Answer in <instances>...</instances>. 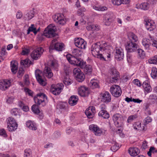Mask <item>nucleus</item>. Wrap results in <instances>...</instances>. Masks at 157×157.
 <instances>
[{"label":"nucleus","instance_id":"24","mask_svg":"<svg viewBox=\"0 0 157 157\" xmlns=\"http://www.w3.org/2000/svg\"><path fill=\"white\" fill-rule=\"evenodd\" d=\"M49 64L51 68L56 71H58L59 67L58 61L55 59H53L50 60Z\"/></svg>","mask_w":157,"mask_h":157},{"label":"nucleus","instance_id":"55","mask_svg":"<svg viewBox=\"0 0 157 157\" xmlns=\"http://www.w3.org/2000/svg\"><path fill=\"white\" fill-rule=\"evenodd\" d=\"M151 44L152 46L156 47L157 48V39H154L151 37Z\"/></svg>","mask_w":157,"mask_h":157},{"label":"nucleus","instance_id":"5","mask_svg":"<svg viewBox=\"0 0 157 157\" xmlns=\"http://www.w3.org/2000/svg\"><path fill=\"white\" fill-rule=\"evenodd\" d=\"M115 125L117 127H122L124 125V117L119 113L114 115L113 117Z\"/></svg>","mask_w":157,"mask_h":157},{"label":"nucleus","instance_id":"7","mask_svg":"<svg viewBox=\"0 0 157 157\" xmlns=\"http://www.w3.org/2000/svg\"><path fill=\"white\" fill-rule=\"evenodd\" d=\"M138 45L132 41L127 42L125 45V48L128 53L135 52L137 49Z\"/></svg>","mask_w":157,"mask_h":157},{"label":"nucleus","instance_id":"58","mask_svg":"<svg viewBox=\"0 0 157 157\" xmlns=\"http://www.w3.org/2000/svg\"><path fill=\"white\" fill-rule=\"evenodd\" d=\"M56 39H53L52 40V44L49 48V52H51V51L52 50H53V46L55 45V42L56 41Z\"/></svg>","mask_w":157,"mask_h":157},{"label":"nucleus","instance_id":"6","mask_svg":"<svg viewBox=\"0 0 157 157\" xmlns=\"http://www.w3.org/2000/svg\"><path fill=\"white\" fill-rule=\"evenodd\" d=\"M17 126L18 124L14 118L10 117L8 118L7 128L9 131H14L17 129Z\"/></svg>","mask_w":157,"mask_h":157},{"label":"nucleus","instance_id":"54","mask_svg":"<svg viewBox=\"0 0 157 157\" xmlns=\"http://www.w3.org/2000/svg\"><path fill=\"white\" fill-rule=\"evenodd\" d=\"M152 119L150 117H147L144 120V125H146L149 123L151 122Z\"/></svg>","mask_w":157,"mask_h":157},{"label":"nucleus","instance_id":"36","mask_svg":"<svg viewBox=\"0 0 157 157\" xmlns=\"http://www.w3.org/2000/svg\"><path fill=\"white\" fill-rule=\"evenodd\" d=\"M72 53L73 56L76 58H78V57L80 56L82 54L81 51L78 49H74Z\"/></svg>","mask_w":157,"mask_h":157},{"label":"nucleus","instance_id":"32","mask_svg":"<svg viewBox=\"0 0 157 157\" xmlns=\"http://www.w3.org/2000/svg\"><path fill=\"white\" fill-rule=\"evenodd\" d=\"M11 67L12 72L14 74L16 73L17 72L18 68L17 62L12 61L11 62Z\"/></svg>","mask_w":157,"mask_h":157},{"label":"nucleus","instance_id":"63","mask_svg":"<svg viewBox=\"0 0 157 157\" xmlns=\"http://www.w3.org/2000/svg\"><path fill=\"white\" fill-rule=\"evenodd\" d=\"M149 99L153 101H157V97L155 95H151L149 96Z\"/></svg>","mask_w":157,"mask_h":157},{"label":"nucleus","instance_id":"1","mask_svg":"<svg viewBox=\"0 0 157 157\" xmlns=\"http://www.w3.org/2000/svg\"><path fill=\"white\" fill-rule=\"evenodd\" d=\"M112 48L105 42H98L93 44L91 48V53L95 57L105 60V57H110Z\"/></svg>","mask_w":157,"mask_h":157},{"label":"nucleus","instance_id":"14","mask_svg":"<svg viewBox=\"0 0 157 157\" xmlns=\"http://www.w3.org/2000/svg\"><path fill=\"white\" fill-rule=\"evenodd\" d=\"M75 44L76 46L81 49H85L86 43L82 38H77L75 39Z\"/></svg>","mask_w":157,"mask_h":157},{"label":"nucleus","instance_id":"15","mask_svg":"<svg viewBox=\"0 0 157 157\" xmlns=\"http://www.w3.org/2000/svg\"><path fill=\"white\" fill-rule=\"evenodd\" d=\"M144 23L147 29L149 31L153 30L155 28L153 21L150 19L147 18L145 19Z\"/></svg>","mask_w":157,"mask_h":157},{"label":"nucleus","instance_id":"11","mask_svg":"<svg viewBox=\"0 0 157 157\" xmlns=\"http://www.w3.org/2000/svg\"><path fill=\"white\" fill-rule=\"evenodd\" d=\"M43 51L42 47L37 48L32 52L31 55V57L34 59L37 60L38 58L40 57Z\"/></svg>","mask_w":157,"mask_h":157},{"label":"nucleus","instance_id":"31","mask_svg":"<svg viewBox=\"0 0 157 157\" xmlns=\"http://www.w3.org/2000/svg\"><path fill=\"white\" fill-rule=\"evenodd\" d=\"M26 125L30 129L35 130L37 129L36 124L31 121H29L27 122Z\"/></svg>","mask_w":157,"mask_h":157},{"label":"nucleus","instance_id":"3","mask_svg":"<svg viewBox=\"0 0 157 157\" xmlns=\"http://www.w3.org/2000/svg\"><path fill=\"white\" fill-rule=\"evenodd\" d=\"M67 58L69 62L71 64L82 67L85 65V62L79 58L74 57L72 55L71 56L70 55H67Z\"/></svg>","mask_w":157,"mask_h":157},{"label":"nucleus","instance_id":"34","mask_svg":"<svg viewBox=\"0 0 157 157\" xmlns=\"http://www.w3.org/2000/svg\"><path fill=\"white\" fill-rule=\"evenodd\" d=\"M98 114L99 116H101L104 119L108 118L109 117V114L106 110H101Z\"/></svg>","mask_w":157,"mask_h":157},{"label":"nucleus","instance_id":"42","mask_svg":"<svg viewBox=\"0 0 157 157\" xmlns=\"http://www.w3.org/2000/svg\"><path fill=\"white\" fill-rule=\"evenodd\" d=\"M32 110L35 113L38 114L40 113V110L37 105H33L32 106Z\"/></svg>","mask_w":157,"mask_h":157},{"label":"nucleus","instance_id":"39","mask_svg":"<svg viewBox=\"0 0 157 157\" xmlns=\"http://www.w3.org/2000/svg\"><path fill=\"white\" fill-rule=\"evenodd\" d=\"M128 36L129 39L130 40V41H132L131 39H132L134 42H136L138 40V38L137 36L133 33H129L128 34Z\"/></svg>","mask_w":157,"mask_h":157},{"label":"nucleus","instance_id":"62","mask_svg":"<svg viewBox=\"0 0 157 157\" xmlns=\"http://www.w3.org/2000/svg\"><path fill=\"white\" fill-rule=\"evenodd\" d=\"M73 73L75 75V76L77 75L78 74L80 73L81 70L78 68H75L73 70Z\"/></svg>","mask_w":157,"mask_h":157},{"label":"nucleus","instance_id":"2","mask_svg":"<svg viewBox=\"0 0 157 157\" xmlns=\"http://www.w3.org/2000/svg\"><path fill=\"white\" fill-rule=\"evenodd\" d=\"M56 27L54 24H51L46 28L44 31L43 33L39 35L38 39L40 41L44 40V36L50 38L55 36L56 35L55 33Z\"/></svg>","mask_w":157,"mask_h":157},{"label":"nucleus","instance_id":"44","mask_svg":"<svg viewBox=\"0 0 157 157\" xmlns=\"http://www.w3.org/2000/svg\"><path fill=\"white\" fill-rule=\"evenodd\" d=\"M148 62L151 64L157 63V56H155L148 59Z\"/></svg>","mask_w":157,"mask_h":157},{"label":"nucleus","instance_id":"10","mask_svg":"<svg viewBox=\"0 0 157 157\" xmlns=\"http://www.w3.org/2000/svg\"><path fill=\"white\" fill-rule=\"evenodd\" d=\"M63 85L62 83H59L56 85H52L51 92L54 95H57L59 94L63 90Z\"/></svg>","mask_w":157,"mask_h":157},{"label":"nucleus","instance_id":"21","mask_svg":"<svg viewBox=\"0 0 157 157\" xmlns=\"http://www.w3.org/2000/svg\"><path fill=\"white\" fill-rule=\"evenodd\" d=\"M124 57V53L123 50L121 49H117L115 58L118 60H121L123 59Z\"/></svg>","mask_w":157,"mask_h":157},{"label":"nucleus","instance_id":"57","mask_svg":"<svg viewBox=\"0 0 157 157\" xmlns=\"http://www.w3.org/2000/svg\"><path fill=\"white\" fill-rule=\"evenodd\" d=\"M0 135L5 137H6L7 136L6 131L3 128L0 129Z\"/></svg>","mask_w":157,"mask_h":157},{"label":"nucleus","instance_id":"30","mask_svg":"<svg viewBox=\"0 0 157 157\" xmlns=\"http://www.w3.org/2000/svg\"><path fill=\"white\" fill-rule=\"evenodd\" d=\"M133 127L134 129L137 130H144V126L142 128L141 127V124L139 122H134L133 125Z\"/></svg>","mask_w":157,"mask_h":157},{"label":"nucleus","instance_id":"47","mask_svg":"<svg viewBox=\"0 0 157 157\" xmlns=\"http://www.w3.org/2000/svg\"><path fill=\"white\" fill-rule=\"evenodd\" d=\"M157 152V150H156L155 148L154 147H151L149 150V151L147 152V154L149 156H151V153H156Z\"/></svg>","mask_w":157,"mask_h":157},{"label":"nucleus","instance_id":"53","mask_svg":"<svg viewBox=\"0 0 157 157\" xmlns=\"http://www.w3.org/2000/svg\"><path fill=\"white\" fill-rule=\"evenodd\" d=\"M31 152L30 149H26L25 151L24 157H31Z\"/></svg>","mask_w":157,"mask_h":157},{"label":"nucleus","instance_id":"49","mask_svg":"<svg viewBox=\"0 0 157 157\" xmlns=\"http://www.w3.org/2000/svg\"><path fill=\"white\" fill-rule=\"evenodd\" d=\"M86 10V9L84 8H81L78 10L77 11V13L78 15L81 16L83 17L84 16V12Z\"/></svg>","mask_w":157,"mask_h":157},{"label":"nucleus","instance_id":"12","mask_svg":"<svg viewBox=\"0 0 157 157\" xmlns=\"http://www.w3.org/2000/svg\"><path fill=\"white\" fill-rule=\"evenodd\" d=\"M115 18V16L112 13H107L105 16L104 20L105 25L107 26L109 25L114 21Z\"/></svg>","mask_w":157,"mask_h":157},{"label":"nucleus","instance_id":"23","mask_svg":"<svg viewBox=\"0 0 157 157\" xmlns=\"http://www.w3.org/2000/svg\"><path fill=\"white\" fill-rule=\"evenodd\" d=\"M118 72L115 69H111V73L112 74L111 78L110 79V82L112 83H114L115 81H117L118 79Z\"/></svg>","mask_w":157,"mask_h":157},{"label":"nucleus","instance_id":"20","mask_svg":"<svg viewBox=\"0 0 157 157\" xmlns=\"http://www.w3.org/2000/svg\"><path fill=\"white\" fill-rule=\"evenodd\" d=\"M10 85V82L6 79L0 81V89L2 90L7 89Z\"/></svg>","mask_w":157,"mask_h":157},{"label":"nucleus","instance_id":"9","mask_svg":"<svg viewBox=\"0 0 157 157\" xmlns=\"http://www.w3.org/2000/svg\"><path fill=\"white\" fill-rule=\"evenodd\" d=\"M53 18L54 21L59 25H64L66 22L64 16L62 14H56L53 16Z\"/></svg>","mask_w":157,"mask_h":157},{"label":"nucleus","instance_id":"33","mask_svg":"<svg viewBox=\"0 0 157 157\" xmlns=\"http://www.w3.org/2000/svg\"><path fill=\"white\" fill-rule=\"evenodd\" d=\"M142 43L143 45L147 49H149V47L151 44L150 40L147 39H144L143 40Z\"/></svg>","mask_w":157,"mask_h":157},{"label":"nucleus","instance_id":"61","mask_svg":"<svg viewBox=\"0 0 157 157\" xmlns=\"http://www.w3.org/2000/svg\"><path fill=\"white\" fill-rule=\"evenodd\" d=\"M24 73V71L23 69L20 68L19 69L18 72L17 73L18 77L19 78L21 77L23 75Z\"/></svg>","mask_w":157,"mask_h":157},{"label":"nucleus","instance_id":"29","mask_svg":"<svg viewBox=\"0 0 157 157\" xmlns=\"http://www.w3.org/2000/svg\"><path fill=\"white\" fill-rule=\"evenodd\" d=\"M149 6V4L148 3L144 2L141 3L140 5H136V7L137 9H141L144 10H146L148 9Z\"/></svg>","mask_w":157,"mask_h":157},{"label":"nucleus","instance_id":"48","mask_svg":"<svg viewBox=\"0 0 157 157\" xmlns=\"http://www.w3.org/2000/svg\"><path fill=\"white\" fill-rule=\"evenodd\" d=\"M119 149V146L117 143L115 142L111 148V150L113 152L116 151Z\"/></svg>","mask_w":157,"mask_h":157},{"label":"nucleus","instance_id":"38","mask_svg":"<svg viewBox=\"0 0 157 157\" xmlns=\"http://www.w3.org/2000/svg\"><path fill=\"white\" fill-rule=\"evenodd\" d=\"M137 53L139 58L142 59L145 57V54L144 51L142 49L140 48L138 49Z\"/></svg>","mask_w":157,"mask_h":157},{"label":"nucleus","instance_id":"59","mask_svg":"<svg viewBox=\"0 0 157 157\" xmlns=\"http://www.w3.org/2000/svg\"><path fill=\"white\" fill-rule=\"evenodd\" d=\"M133 82L135 85L139 87H140L142 85V83L140 82V81L138 79H134Z\"/></svg>","mask_w":157,"mask_h":157},{"label":"nucleus","instance_id":"22","mask_svg":"<svg viewBox=\"0 0 157 157\" xmlns=\"http://www.w3.org/2000/svg\"><path fill=\"white\" fill-rule=\"evenodd\" d=\"M128 151L130 155L132 156H136L138 155L140 153V150L136 147H130Z\"/></svg>","mask_w":157,"mask_h":157},{"label":"nucleus","instance_id":"51","mask_svg":"<svg viewBox=\"0 0 157 157\" xmlns=\"http://www.w3.org/2000/svg\"><path fill=\"white\" fill-rule=\"evenodd\" d=\"M63 82L65 85H69L72 83V81L69 78L66 77L64 78Z\"/></svg>","mask_w":157,"mask_h":157},{"label":"nucleus","instance_id":"18","mask_svg":"<svg viewBox=\"0 0 157 157\" xmlns=\"http://www.w3.org/2000/svg\"><path fill=\"white\" fill-rule=\"evenodd\" d=\"M41 73V71L37 70L35 71V74L36 79L38 82L41 85L44 86L46 85V82L42 78L40 74Z\"/></svg>","mask_w":157,"mask_h":157},{"label":"nucleus","instance_id":"50","mask_svg":"<svg viewBox=\"0 0 157 157\" xmlns=\"http://www.w3.org/2000/svg\"><path fill=\"white\" fill-rule=\"evenodd\" d=\"M136 115H132L129 116L127 119V122L128 123H131L134 120L137 118Z\"/></svg>","mask_w":157,"mask_h":157},{"label":"nucleus","instance_id":"56","mask_svg":"<svg viewBox=\"0 0 157 157\" xmlns=\"http://www.w3.org/2000/svg\"><path fill=\"white\" fill-rule=\"evenodd\" d=\"M112 2L114 5L119 6L122 3V0H112Z\"/></svg>","mask_w":157,"mask_h":157},{"label":"nucleus","instance_id":"25","mask_svg":"<svg viewBox=\"0 0 157 157\" xmlns=\"http://www.w3.org/2000/svg\"><path fill=\"white\" fill-rule=\"evenodd\" d=\"M78 100V96L72 95L69 99V104L71 106L75 105L77 104Z\"/></svg>","mask_w":157,"mask_h":157},{"label":"nucleus","instance_id":"60","mask_svg":"<svg viewBox=\"0 0 157 157\" xmlns=\"http://www.w3.org/2000/svg\"><path fill=\"white\" fill-rule=\"evenodd\" d=\"M11 113L12 115L14 116H17L18 114V109L17 108H14L13 109Z\"/></svg>","mask_w":157,"mask_h":157},{"label":"nucleus","instance_id":"13","mask_svg":"<svg viewBox=\"0 0 157 157\" xmlns=\"http://www.w3.org/2000/svg\"><path fill=\"white\" fill-rule=\"evenodd\" d=\"M89 128L90 130L94 132L96 136H100L102 132L101 129L96 125L91 124L90 125Z\"/></svg>","mask_w":157,"mask_h":157},{"label":"nucleus","instance_id":"8","mask_svg":"<svg viewBox=\"0 0 157 157\" xmlns=\"http://www.w3.org/2000/svg\"><path fill=\"white\" fill-rule=\"evenodd\" d=\"M110 91L112 95L115 97L120 96L122 93L121 88L117 85H113L110 87Z\"/></svg>","mask_w":157,"mask_h":157},{"label":"nucleus","instance_id":"40","mask_svg":"<svg viewBox=\"0 0 157 157\" xmlns=\"http://www.w3.org/2000/svg\"><path fill=\"white\" fill-rule=\"evenodd\" d=\"M85 62V65L83 66L82 67L81 66H79L80 67H85V71L86 72V74H87L89 75L92 72V68L91 66L90 65H86V62Z\"/></svg>","mask_w":157,"mask_h":157},{"label":"nucleus","instance_id":"46","mask_svg":"<svg viewBox=\"0 0 157 157\" xmlns=\"http://www.w3.org/2000/svg\"><path fill=\"white\" fill-rule=\"evenodd\" d=\"M151 75L152 77L155 78L157 77V69L155 67H153L151 69Z\"/></svg>","mask_w":157,"mask_h":157},{"label":"nucleus","instance_id":"17","mask_svg":"<svg viewBox=\"0 0 157 157\" xmlns=\"http://www.w3.org/2000/svg\"><path fill=\"white\" fill-rule=\"evenodd\" d=\"M101 98L103 102L108 103L111 101V95L109 92L106 91L101 94Z\"/></svg>","mask_w":157,"mask_h":157},{"label":"nucleus","instance_id":"43","mask_svg":"<svg viewBox=\"0 0 157 157\" xmlns=\"http://www.w3.org/2000/svg\"><path fill=\"white\" fill-rule=\"evenodd\" d=\"M90 85H91L93 88L98 87L99 85L98 81L95 79L91 80L90 82Z\"/></svg>","mask_w":157,"mask_h":157},{"label":"nucleus","instance_id":"35","mask_svg":"<svg viewBox=\"0 0 157 157\" xmlns=\"http://www.w3.org/2000/svg\"><path fill=\"white\" fill-rule=\"evenodd\" d=\"M39 28L36 29L34 25L33 24H32L31 25V26L29 27L28 30L27 34H29L30 32H32L35 34H36L39 31Z\"/></svg>","mask_w":157,"mask_h":157},{"label":"nucleus","instance_id":"19","mask_svg":"<svg viewBox=\"0 0 157 157\" xmlns=\"http://www.w3.org/2000/svg\"><path fill=\"white\" fill-rule=\"evenodd\" d=\"M78 94L81 96H87L89 94V90L87 88L84 86H81L78 88Z\"/></svg>","mask_w":157,"mask_h":157},{"label":"nucleus","instance_id":"64","mask_svg":"<svg viewBox=\"0 0 157 157\" xmlns=\"http://www.w3.org/2000/svg\"><path fill=\"white\" fill-rule=\"evenodd\" d=\"M66 105L64 104L60 103H59L57 105V107L60 109H64L65 108Z\"/></svg>","mask_w":157,"mask_h":157},{"label":"nucleus","instance_id":"16","mask_svg":"<svg viewBox=\"0 0 157 157\" xmlns=\"http://www.w3.org/2000/svg\"><path fill=\"white\" fill-rule=\"evenodd\" d=\"M95 112V108L93 106L89 107L85 111L86 114L89 118H93Z\"/></svg>","mask_w":157,"mask_h":157},{"label":"nucleus","instance_id":"52","mask_svg":"<svg viewBox=\"0 0 157 157\" xmlns=\"http://www.w3.org/2000/svg\"><path fill=\"white\" fill-rule=\"evenodd\" d=\"M70 65L67 64H65L64 66L63 69L66 75H67L70 71Z\"/></svg>","mask_w":157,"mask_h":157},{"label":"nucleus","instance_id":"4","mask_svg":"<svg viewBox=\"0 0 157 157\" xmlns=\"http://www.w3.org/2000/svg\"><path fill=\"white\" fill-rule=\"evenodd\" d=\"M47 99V97L45 94L43 93H39L34 97V100L35 103L39 105L41 104L42 106L45 105V101Z\"/></svg>","mask_w":157,"mask_h":157},{"label":"nucleus","instance_id":"37","mask_svg":"<svg viewBox=\"0 0 157 157\" xmlns=\"http://www.w3.org/2000/svg\"><path fill=\"white\" fill-rule=\"evenodd\" d=\"M75 77L76 78V80L79 82H82L84 80L85 78L84 74L81 72L78 74Z\"/></svg>","mask_w":157,"mask_h":157},{"label":"nucleus","instance_id":"41","mask_svg":"<svg viewBox=\"0 0 157 157\" xmlns=\"http://www.w3.org/2000/svg\"><path fill=\"white\" fill-rule=\"evenodd\" d=\"M21 64L26 67L28 65L29 66L30 65L33 64V63L30 60L26 59L25 60H21Z\"/></svg>","mask_w":157,"mask_h":157},{"label":"nucleus","instance_id":"27","mask_svg":"<svg viewBox=\"0 0 157 157\" xmlns=\"http://www.w3.org/2000/svg\"><path fill=\"white\" fill-rule=\"evenodd\" d=\"M142 86L144 89L145 91L147 93L150 92L152 90L151 88L150 85L148 84L147 82H144Z\"/></svg>","mask_w":157,"mask_h":157},{"label":"nucleus","instance_id":"26","mask_svg":"<svg viewBox=\"0 0 157 157\" xmlns=\"http://www.w3.org/2000/svg\"><path fill=\"white\" fill-rule=\"evenodd\" d=\"M44 75L48 78H51L53 75L50 68L48 67H45L44 71Z\"/></svg>","mask_w":157,"mask_h":157},{"label":"nucleus","instance_id":"45","mask_svg":"<svg viewBox=\"0 0 157 157\" xmlns=\"http://www.w3.org/2000/svg\"><path fill=\"white\" fill-rule=\"evenodd\" d=\"M34 16V13L29 12L28 13L24 16V18L25 20H29L33 17Z\"/></svg>","mask_w":157,"mask_h":157},{"label":"nucleus","instance_id":"28","mask_svg":"<svg viewBox=\"0 0 157 157\" xmlns=\"http://www.w3.org/2000/svg\"><path fill=\"white\" fill-rule=\"evenodd\" d=\"M64 44L63 43H55L53 46V49H55L58 51H62L64 49Z\"/></svg>","mask_w":157,"mask_h":157}]
</instances>
